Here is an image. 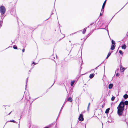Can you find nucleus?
<instances>
[{"label": "nucleus", "mask_w": 128, "mask_h": 128, "mask_svg": "<svg viewBox=\"0 0 128 128\" xmlns=\"http://www.w3.org/2000/svg\"><path fill=\"white\" fill-rule=\"evenodd\" d=\"M10 122H15V123H16V122L14 120H10Z\"/></svg>", "instance_id": "aec40b11"}, {"label": "nucleus", "mask_w": 128, "mask_h": 128, "mask_svg": "<svg viewBox=\"0 0 128 128\" xmlns=\"http://www.w3.org/2000/svg\"><path fill=\"white\" fill-rule=\"evenodd\" d=\"M125 68H122L121 66L120 68V70L122 72H123L124 70H125Z\"/></svg>", "instance_id": "6e6552de"}, {"label": "nucleus", "mask_w": 128, "mask_h": 128, "mask_svg": "<svg viewBox=\"0 0 128 128\" xmlns=\"http://www.w3.org/2000/svg\"><path fill=\"white\" fill-rule=\"evenodd\" d=\"M110 110V108H108L106 109L105 111V113L106 114L108 113L109 112V110Z\"/></svg>", "instance_id": "f8f14e48"}, {"label": "nucleus", "mask_w": 128, "mask_h": 128, "mask_svg": "<svg viewBox=\"0 0 128 128\" xmlns=\"http://www.w3.org/2000/svg\"><path fill=\"white\" fill-rule=\"evenodd\" d=\"M113 86V84H110L108 85V88L109 89H111L112 88Z\"/></svg>", "instance_id": "39448f33"}, {"label": "nucleus", "mask_w": 128, "mask_h": 128, "mask_svg": "<svg viewBox=\"0 0 128 128\" xmlns=\"http://www.w3.org/2000/svg\"><path fill=\"white\" fill-rule=\"evenodd\" d=\"M0 8H5V7L3 6H0Z\"/></svg>", "instance_id": "b1692460"}, {"label": "nucleus", "mask_w": 128, "mask_h": 128, "mask_svg": "<svg viewBox=\"0 0 128 128\" xmlns=\"http://www.w3.org/2000/svg\"><path fill=\"white\" fill-rule=\"evenodd\" d=\"M2 20H1L0 22V28L2 26Z\"/></svg>", "instance_id": "dca6fc26"}, {"label": "nucleus", "mask_w": 128, "mask_h": 128, "mask_svg": "<svg viewBox=\"0 0 128 128\" xmlns=\"http://www.w3.org/2000/svg\"><path fill=\"white\" fill-rule=\"evenodd\" d=\"M18 125H19V127H19H19H20V126H19V124H18Z\"/></svg>", "instance_id": "c9c22d12"}, {"label": "nucleus", "mask_w": 128, "mask_h": 128, "mask_svg": "<svg viewBox=\"0 0 128 128\" xmlns=\"http://www.w3.org/2000/svg\"><path fill=\"white\" fill-rule=\"evenodd\" d=\"M126 46L125 44H124L122 46V49H125L126 48Z\"/></svg>", "instance_id": "1a4fd4ad"}, {"label": "nucleus", "mask_w": 128, "mask_h": 128, "mask_svg": "<svg viewBox=\"0 0 128 128\" xmlns=\"http://www.w3.org/2000/svg\"><path fill=\"white\" fill-rule=\"evenodd\" d=\"M72 98H69L68 99V101L71 102L72 101Z\"/></svg>", "instance_id": "423d86ee"}, {"label": "nucleus", "mask_w": 128, "mask_h": 128, "mask_svg": "<svg viewBox=\"0 0 128 128\" xmlns=\"http://www.w3.org/2000/svg\"><path fill=\"white\" fill-rule=\"evenodd\" d=\"M119 52L121 54H123V53L122 51L121 50H119Z\"/></svg>", "instance_id": "6ab92c4d"}, {"label": "nucleus", "mask_w": 128, "mask_h": 128, "mask_svg": "<svg viewBox=\"0 0 128 128\" xmlns=\"http://www.w3.org/2000/svg\"><path fill=\"white\" fill-rule=\"evenodd\" d=\"M90 103H89V104H88V108L89 107V105H90Z\"/></svg>", "instance_id": "7c9ffc66"}, {"label": "nucleus", "mask_w": 128, "mask_h": 128, "mask_svg": "<svg viewBox=\"0 0 128 128\" xmlns=\"http://www.w3.org/2000/svg\"><path fill=\"white\" fill-rule=\"evenodd\" d=\"M124 104L126 105H128V102L127 101H126L124 102Z\"/></svg>", "instance_id": "2eb2a0df"}, {"label": "nucleus", "mask_w": 128, "mask_h": 128, "mask_svg": "<svg viewBox=\"0 0 128 128\" xmlns=\"http://www.w3.org/2000/svg\"><path fill=\"white\" fill-rule=\"evenodd\" d=\"M111 54V53L109 52L108 53V55L107 56V57L106 58H108L109 57V56H110V55Z\"/></svg>", "instance_id": "a211bd4d"}, {"label": "nucleus", "mask_w": 128, "mask_h": 128, "mask_svg": "<svg viewBox=\"0 0 128 128\" xmlns=\"http://www.w3.org/2000/svg\"><path fill=\"white\" fill-rule=\"evenodd\" d=\"M112 44L115 45V43L114 41L112 40Z\"/></svg>", "instance_id": "f3484780"}, {"label": "nucleus", "mask_w": 128, "mask_h": 128, "mask_svg": "<svg viewBox=\"0 0 128 128\" xmlns=\"http://www.w3.org/2000/svg\"><path fill=\"white\" fill-rule=\"evenodd\" d=\"M6 11V8H0V12L2 15L4 14Z\"/></svg>", "instance_id": "f03ea898"}, {"label": "nucleus", "mask_w": 128, "mask_h": 128, "mask_svg": "<svg viewBox=\"0 0 128 128\" xmlns=\"http://www.w3.org/2000/svg\"><path fill=\"white\" fill-rule=\"evenodd\" d=\"M75 82L74 81H72L71 82V86H72L74 84Z\"/></svg>", "instance_id": "4468645a"}, {"label": "nucleus", "mask_w": 128, "mask_h": 128, "mask_svg": "<svg viewBox=\"0 0 128 128\" xmlns=\"http://www.w3.org/2000/svg\"><path fill=\"white\" fill-rule=\"evenodd\" d=\"M124 102H121L117 107V113L119 116H121L122 115L124 110Z\"/></svg>", "instance_id": "f257e3e1"}, {"label": "nucleus", "mask_w": 128, "mask_h": 128, "mask_svg": "<svg viewBox=\"0 0 128 128\" xmlns=\"http://www.w3.org/2000/svg\"><path fill=\"white\" fill-rule=\"evenodd\" d=\"M115 98V97L114 96H112L111 98V100L112 101H113L114 100Z\"/></svg>", "instance_id": "412c9836"}, {"label": "nucleus", "mask_w": 128, "mask_h": 128, "mask_svg": "<svg viewBox=\"0 0 128 128\" xmlns=\"http://www.w3.org/2000/svg\"><path fill=\"white\" fill-rule=\"evenodd\" d=\"M103 13H102V12H100V16H101L102 15V14Z\"/></svg>", "instance_id": "c85d7f7f"}, {"label": "nucleus", "mask_w": 128, "mask_h": 128, "mask_svg": "<svg viewBox=\"0 0 128 128\" xmlns=\"http://www.w3.org/2000/svg\"><path fill=\"white\" fill-rule=\"evenodd\" d=\"M11 112H10V113H9V114H9H9H10L11 113Z\"/></svg>", "instance_id": "72a5a7b5"}, {"label": "nucleus", "mask_w": 128, "mask_h": 128, "mask_svg": "<svg viewBox=\"0 0 128 128\" xmlns=\"http://www.w3.org/2000/svg\"><path fill=\"white\" fill-rule=\"evenodd\" d=\"M79 120L80 121H83L84 119L83 117V115L82 114H81L78 118Z\"/></svg>", "instance_id": "7ed1b4c3"}, {"label": "nucleus", "mask_w": 128, "mask_h": 128, "mask_svg": "<svg viewBox=\"0 0 128 128\" xmlns=\"http://www.w3.org/2000/svg\"><path fill=\"white\" fill-rule=\"evenodd\" d=\"M97 68H98V67H96V68H95L94 69H93V70H92H92H95V69H97Z\"/></svg>", "instance_id": "bb28decb"}, {"label": "nucleus", "mask_w": 128, "mask_h": 128, "mask_svg": "<svg viewBox=\"0 0 128 128\" xmlns=\"http://www.w3.org/2000/svg\"><path fill=\"white\" fill-rule=\"evenodd\" d=\"M94 23H92L91 24H90V25H91H91H92V24Z\"/></svg>", "instance_id": "473e14b6"}, {"label": "nucleus", "mask_w": 128, "mask_h": 128, "mask_svg": "<svg viewBox=\"0 0 128 128\" xmlns=\"http://www.w3.org/2000/svg\"><path fill=\"white\" fill-rule=\"evenodd\" d=\"M106 2V0L104 1V2L103 4L102 8H104L105 7Z\"/></svg>", "instance_id": "0eeeda50"}, {"label": "nucleus", "mask_w": 128, "mask_h": 128, "mask_svg": "<svg viewBox=\"0 0 128 128\" xmlns=\"http://www.w3.org/2000/svg\"><path fill=\"white\" fill-rule=\"evenodd\" d=\"M86 28H85L83 29V31H82V33L83 34H84L85 33V32L86 31Z\"/></svg>", "instance_id": "ddd939ff"}, {"label": "nucleus", "mask_w": 128, "mask_h": 128, "mask_svg": "<svg viewBox=\"0 0 128 128\" xmlns=\"http://www.w3.org/2000/svg\"><path fill=\"white\" fill-rule=\"evenodd\" d=\"M104 8H102V10H101V12H102L103 14L104 11Z\"/></svg>", "instance_id": "5701e85b"}, {"label": "nucleus", "mask_w": 128, "mask_h": 128, "mask_svg": "<svg viewBox=\"0 0 128 128\" xmlns=\"http://www.w3.org/2000/svg\"><path fill=\"white\" fill-rule=\"evenodd\" d=\"M24 50H24V49H22V52H24Z\"/></svg>", "instance_id": "c756f323"}, {"label": "nucleus", "mask_w": 128, "mask_h": 128, "mask_svg": "<svg viewBox=\"0 0 128 128\" xmlns=\"http://www.w3.org/2000/svg\"><path fill=\"white\" fill-rule=\"evenodd\" d=\"M119 75V74L118 73H117L116 74V76H118Z\"/></svg>", "instance_id": "393cba45"}, {"label": "nucleus", "mask_w": 128, "mask_h": 128, "mask_svg": "<svg viewBox=\"0 0 128 128\" xmlns=\"http://www.w3.org/2000/svg\"><path fill=\"white\" fill-rule=\"evenodd\" d=\"M63 106L62 107V108H61V109H62V108Z\"/></svg>", "instance_id": "e433bc0d"}, {"label": "nucleus", "mask_w": 128, "mask_h": 128, "mask_svg": "<svg viewBox=\"0 0 128 128\" xmlns=\"http://www.w3.org/2000/svg\"><path fill=\"white\" fill-rule=\"evenodd\" d=\"M48 128V127H46L45 128Z\"/></svg>", "instance_id": "f704fd0d"}, {"label": "nucleus", "mask_w": 128, "mask_h": 128, "mask_svg": "<svg viewBox=\"0 0 128 128\" xmlns=\"http://www.w3.org/2000/svg\"><path fill=\"white\" fill-rule=\"evenodd\" d=\"M94 76V74H90L89 76V77L90 78H92Z\"/></svg>", "instance_id": "9d476101"}, {"label": "nucleus", "mask_w": 128, "mask_h": 128, "mask_svg": "<svg viewBox=\"0 0 128 128\" xmlns=\"http://www.w3.org/2000/svg\"><path fill=\"white\" fill-rule=\"evenodd\" d=\"M116 46L115 45L112 44L111 47V49L112 50H114V49Z\"/></svg>", "instance_id": "20e7f679"}, {"label": "nucleus", "mask_w": 128, "mask_h": 128, "mask_svg": "<svg viewBox=\"0 0 128 128\" xmlns=\"http://www.w3.org/2000/svg\"><path fill=\"white\" fill-rule=\"evenodd\" d=\"M123 97L124 98L126 99L128 98V95L127 94H125L124 96Z\"/></svg>", "instance_id": "9b49d317"}, {"label": "nucleus", "mask_w": 128, "mask_h": 128, "mask_svg": "<svg viewBox=\"0 0 128 128\" xmlns=\"http://www.w3.org/2000/svg\"><path fill=\"white\" fill-rule=\"evenodd\" d=\"M37 64V63L35 64L34 62H33L32 64Z\"/></svg>", "instance_id": "2f4dec72"}, {"label": "nucleus", "mask_w": 128, "mask_h": 128, "mask_svg": "<svg viewBox=\"0 0 128 128\" xmlns=\"http://www.w3.org/2000/svg\"><path fill=\"white\" fill-rule=\"evenodd\" d=\"M77 32H74L73 33H72V34H70V35L71 36V35H72L74 34H75Z\"/></svg>", "instance_id": "a878e982"}, {"label": "nucleus", "mask_w": 128, "mask_h": 128, "mask_svg": "<svg viewBox=\"0 0 128 128\" xmlns=\"http://www.w3.org/2000/svg\"><path fill=\"white\" fill-rule=\"evenodd\" d=\"M28 78L26 79V86L27 85V83L28 82Z\"/></svg>", "instance_id": "cd10ccee"}, {"label": "nucleus", "mask_w": 128, "mask_h": 128, "mask_svg": "<svg viewBox=\"0 0 128 128\" xmlns=\"http://www.w3.org/2000/svg\"><path fill=\"white\" fill-rule=\"evenodd\" d=\"M13 48L15 49H17V47L16 46H13Z\"/></svg>", "instance_id": "4be33fe9"}]
</instances>
